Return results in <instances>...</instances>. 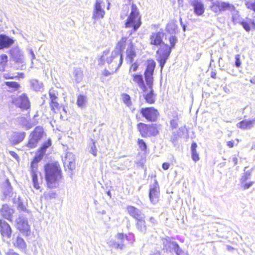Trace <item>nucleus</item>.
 Wrapping results in <instances>:
<instances>
[{"instance_id":"nucleus-42","label":"nucleus","mask_w":255,"mask_h":255,"mask_svg":"<svg viewBox=\"0 0 255 255\" xmlns=\"http://www.w3.org/2000/svg\"><path fill=\"white\" fill-rule=\"evenodd\" d=\"M25 77L23 73H18L17 76H11L9 74H5L3 75V78L5 79H17L19 80L20 78L23 79Z\"/></svg>"},{"instance_id":"nucleus-58","label":"nucleus","mask_w":255,"mask_h":255,"mask_svg":"<svg viewBox=\"0 0 255 255\" xmlns=\"http://www.w3.org/2000/svg\"><path fill=\"white\" fill-rule=\"evenodd\" d=\"M227 249L229 251H232L234 250V248L231 246H228Z\"/></svg>"},{"instance_id":"nucleus-7","label":"nucleus","mask_w":255,"mask_h":255,"mask_svg":"<svg viewBox=\"0 0 255 255\" xmlns=\"http://www.w3.org/2000/svg\"><path fill=\"white\" fill-rule=\"evenodd\" d=\"M127 41H128V40ZM127 46V48L126 50V59L128 62L130 63H132L129 67V72H134L137 71L139 67V64L137 62L132 63L134 58L136 56L134 44L132 41H130L128 43L127 42L126 47Z\"/></svg>"},{"instance_id":"nucleus-15","label":"nucleus","mask_w":255,"mask_h":255,"mask_svg":"<svg viewBox=\"0 0 255 255\" xmlns=\"http://www.w3.org/2000/svg\"><path fill=\"white\" fill-rule=\"evenodd\" d=\"M160 188L157 181H155L152 186H151L149 190V198L150 202L155 204L159 200Z\"/></svg>"},{"instance_id":"nucleus-48","label":"nucleus","mask_w":255,"mask_h":255,"mask_svg":"<svg viewBox=\"0 0 255 255\" xmlns=\"http://www.w3.org/2000/svg\"><path fill=\"white\" fill-rule=\"evenodd\" d=\"M97 150L95 142H93L91 146L90 152L94 156H96L97 154Z\"/></svg>"},{"instance_id":"nucleus-45","label":"nucleus","mask_w":255,"mask_h":255,"mask_svg":"<svg viewBox=\"0 0 255 255\" xmlns=\"http://www.w3.org/2000/svg\"><path fill=\"white\" fill-rule=\"evenodd\" d=\"M251 175V173L250 171H247L244 173L241 178V183H244L249 179Z\"/></svg>"},{"instance_id":"nucleus-57","label":"nucleus","mask_w":255,"mask_h":255,"mask_svg":"<svg viewBox=\"0 0 255 255\" xmlns=\"http://www.w3.org/2000/svg\"><path fill=\"white\" fill-rule=\"evenodd\" d=\"M135 119L138 121L140 120V116L139 115H138V114H136L135 115Z\"/></svg>"},{"instance_id":"nucleus-22","label":"nucleus","mask_w":255,"mask_h":255,"mask_svg":"<svg viewBox=\"0 0 255 255\" xmlns=\"http://www.w3.org/2000/svg\"><path fill=\"white\" fill-rule=\"evenodd\" d=\"M240 25L247 32L255 30V19L254 18L246 17L245 19L242 20Z\"/></svg>"},{"instance_id":"nucleus-54","label":"nucleus","mask_w":255,"mask_h":255,"mask_svg":"<svg viewBox=\"0 0 255 255\" xmlns=\"http://www.w3.org/2000/svg\"><path fill=\"white\" fill-rule=\"evenodd\" d=\"M227 145L228 147L230 148H232L234 146V140H231L227 142Z\"/></svg>"},{"instance_id":"nucleus-55","label":"nucleus","mask_w":255,"mask_h":255,"mask_svg":"<svg viewBox=\"0 0 255 255\" xmlns=\"http://www.w3.org/2000/svg\"><path fill=\"white\" fill-rule=\"evenodd\" d=\"M211 77L213 79H216V72L215 71H212L211 73Z\"/></svg>"},{"instance_id":"nucleus-43","label":"nucleus","mask_w":255,"mask_h":255,"mask_svg":"<svg viewBox=\"0 0 255 255\" xmlns=\"http://www.w3.org/2000/svg\"><path fill=\"white\" fill-rule=\"evenodd\" d=\"M245 4L248 9L255 12V0H245Z\"/></svg>"},{"instance_id":"nucleus-5","label":"nucleus","mask_w":255,"mask_h":255,"mask_svg":"<svg viewBox=\"0 0 255 255\" xmlns=\"http://www.w3.org/2000/svg\"><path fill=\"white\" fill-rule=\"evenodd\" d=\"M134 241V235L132 233H118L116 235V240L111 242L110 246L117 250H123L127 245H131Z\"/></svg>"},{"instance_id":"nucleus-33","label":"nucleus","mask_w":255,"mask_h":255,"mask_svg":"<svg viewBox=\"0 0 255 255\" xmlns=\"http://www.w3.org/2000/svg\"><path fill=\"white\" fill-rule=\"evenodd\" d=\"M8 56L6 54L2 53L0 54V71L3 72L5 71L8 65Z\"/></svg>"},{"instance_id":"nucleus-13","label":"nucleus","mask_w":255,"mask_h":255,"mask_svg":"<svg viewBox=\"0 0 255 255\" xmlns=\"http://www.w3.org/2000/svg\"><path fill=\"white\" fill-rule=\"evenodd\" d=\"M156 63L153 59H148L146 61L145 69L144 72L146 83H153V73Z\"/></svg>"},{"instance_id":"nucleus-2","label":"nucleus","mask_w":255,"mask_h":255,"mask_svg":"<svg viewBox=\"0 0 255 255\" xmlns=\"http://www.w3.org/2000/svg\"><path fill=\"white\" fill-rule=\"evenodd\" d=\"M44 174L46 186L53 189L58 187L62 179V171L57 162L48 163L44 165Z\"/></svg>"},{"instance_id":"nucleus-6","label":"nucleus","mask_w":255,"mask_h":255,"mask_svg":"<svg viewBox=\"0 0 255 255\" xmlns=\"http://www.w3.org/2000/svg\"><path fill=\"white\" fill-rule=\"evenodd\" d=\"M159 126L140 122L136 125V128L141 136L146 138L157 135L159 133Z\"/></svg>"},{"instance_id":"nucleus-17","label":"nucleus","mask_w":255,"mask_h":255,"mask_svg":"<svg viewBox=\"0 0 255 255\" xmlns=\"http://www.w3.org/2000/svg\"><path fill=\"white\" fill-rule=\"evenodd\" d=\"M13 102L17 107L23 110H26L30 107V103L26 94H23L14 99Z\"/></svg>"},{"instance_id":"nucleus-63","label":"nucleus","mask_w":255,"mask_h":255,"mask_svg":"<svg viewBox=\"0 0 255 255\" xmlns=\"http://www.w3.org/2000/svg\"><path fill=\"white\" fill-rule=\"evenodd\" d=\"M153 218L152 217L150 218V220L153 219Z\"/></svg>"},{"instance_id":"nucleus-20","label":"nucleus","mask_w":255,"mask_h":255,"mask_svg":"<svg viewBox=\"0 0 255 255\" xmlns=\"http://www.w3.org/2000/svg\"><path fill=\"white\" fill-rule=\"evenodd\" d=\"M102 2L100 0H96L95 5L93 14V18L99 19L103 18L105 15V10L102 8Z\"/></svg>"},{"instance_id":"nucleus-56","label":"nucleus","mask_w":255,"mask_h":255,"mask_svg":"<svg viewBox=\"0 0 255 255\" xmlns=\"http://www.w3.org/2000/svg\"><path fill=\"white\" fill-rule=\"evenodd\" d=\"M250 82L252 84H255V76L251 79Z\"/></svg>"},{"instance_id":"nucleus-31","label":"nucleus","mask_w":255,"mask_h":255,"mask_svg":"<svg viewBox=\"0 0 255 255\" xmlns=\"http://www.w3.org/2000/svg\"><path fill=\"white\" fill-rule=\"evenodd\" d=\"M197 144L195 142H192L191 145V154L192 159L196 162L198 161L200 158L199 152L197 150Z\"/></svg>"},{"instance_id":"nucleus-11","label":"nucleus","mask_w":255,"mask_h":255,"mask_svg":"<svg viewBox=\"0 0 255 255\" xmlns=\"http://www.w3.org/2000/svg\"><path fill=\"white\" fill-rule=\"evenodd\" d=\"M211 10L216 14H219L230 9H234V5L228 2L216 1L213 2L210 6Z\"/></svg>"},{"instance_id":"nucleus-38","label":"nucleus","mask_w":255,"mask_h":255,"mask_svg":"<svg viewBox=\"0 0 255 255\" xmlns=\"http://www.w3.org/2000/svg\"><path fill=\"white\" fill-rule=\"evenodd\" d=\"M122 99L124 103L128 107L132 106V103L131 99V97L129 95L126 93L122 94Z\"/></svg>"},{"instance_id":"nucleus-23","label":"nucleus","mask_w":255,"mask_h":255,"mask_svg":"<svg viewBox=\"0 0 255 255\" xmlns=\"http://www.w3.org/2000/svg\"><path fill=\"white\" fill-rule=\"evenodd\" d=\"M13 43V39L5 35L0 34V50L8 48Z\"/></svg>"},{"instance_id":"nucleus-12","label":"nucleus","mask_w":255,"mask_h":255,"mask_svg":"<svg viewBox=\"0 0 255 255\" xmlns=\"http://www.w3.org/2000/svg\"><path fill=\"white\" fill-rule=\"evenodd\" d=\"M15 227L23 236L28 237L31 234L30 225L27 220L24 217L19 216L16 221Z\"/></svg>"},{"instance_id":"nucleus-28","label":"nucleus","mask_w":255,"mask_h":255,"mask_svg":"<svg viewBox=\"0 0 255 255\" xmlns=\"http://www.w3.org/2000/svg\"><path fill=\"white\" fill-rule=\"evenodd\" d=\"M52 145V142L50 138H48L42 145L38 149L37 153L38 156L43 157L45 154L47 148H49Z\"/></svg>"},{"instance_id":"nucleus-44","label":"nucleus","mask_w":255,"mask_h":255,"mask_svg":"<svg viewBox=\"0 0 255 255\" xmlns=\"http://www.w3.org/2000/svg\"><path fill=\"white\" fill-rule=\"evenodd\" d=\"M17 209L19 212H25L28 213V211L26 209L25 206L23 204V203L21 201H18Z\"/></svg>"},{"instance_id":"nucleus-39","label":"nucleus","mask_w":255,"mask_h":255,"mask_svg":"<svg viewBox=\"0 0 255 255\" xmlns=\"http://www.w3.org/2000/svg\"><path fill=\"white\" fill-rule=\"evenodd\" d=\"M137 144L139 149L143 152L144 153H146L147 150V145L145 142V141L141 138H138L137 140Z\"/></svg>"},{"instance_id":"nucleus-51","label":"nucleus","mask_w":255,"mask_h":255,"mask_svg":"<svg viewBox=\"0 0 255 255\" xmlns=\"http://www.w3.org/2000/svg\"><path fill=\"white\" fill-rule=\"evenodd\" d=\"M9 153L16 160H19V157L15 152L13 151H9Z\"/></svg>"},{"instance_id":"nucleus-53","label":"nucleus","mask_w":255,"mask_h":255,"mask_svg":"<svg viewBox=\"0 0 255 255\" xmlns=\"http://www.w3.org/2000/svg\"><path fill=\"white\" fill-rule=\"evenodd\" d=\"M5 182H6V186H7V191L8 192H10L11 190V187L10 186V182H9L8 180V179H6V181H5Z\"/></svg>"},{"instance_id":"nucleus-29","label":"nucleus","mask_w":255,"mask_h":255,"mask_svg":"<svg viewBox=\"0 0 255 255\" xmlns=\"http://www.w3.org/2000/svg\"><path fill=\"white\" fill-rule=\"evenodd\" d=\"M126 209L128 214L134 219L141 216L140 211L133 206H128Z\"/></svg>"},{"instance_id":"nucleus-35","label":"nucleus","mask_w":255,"mask_h":255,"mask_svg":"<svg viewBox=\"0 0 255 255\" xmlns=\"http://www.w3.org/2000/svg\"><path fill=\"white\" fill-rule=\"evenodd\" d=\"M39 140L29 135L28 140L25 144V146L29 149L35 148Z\"/></svg>"},{"instance_id":"nucleus-60","label":"nucleus","mask_w":255,"mask_h":255,"mask_svg":"<svg viewBox=\"0 0 255 255\" xmlns=\"http://www.w3.org/2000/svg\"><path fill=\"white\" fill-rule=\"evenodd\" d=\"M172 26V25H167V27H169V26Z\"/></svg>"},{"instance_id":"nucleus-34","label":"nucleus","mask_w":255,"mask_h":255,"mask_svg":"<svg viewBox=\"0 0 255 255\" xmlns=\"http://www.w3.org/2000/svg\"><path fill=\"white\" fill-rule=\"evenodd\" d=\"M43 158L36 155L34 157L33 160L31 162L30 164V173L31 172H38V163Z\"/></svg>"},{"instance_id":"nucleus-46","label":"nucleus","mask_w":255,"mask_h":255,"mask_svg":"<svg viewBox=\"0 0 255 255\" xmlns=\"http://www.w3.org/2000/svg\"><path fill=\"white\" fill-rule=\"evenodd\" d=\"M241 56L240 55L237 54L235 56V66L237 68H239L241 67L242 64V61L241 59Z\"/></svg>"},{"instance_id":"nucleus-18","label":"nucleus","mask_w":255,"mask_h":255,"mask_svg":"<svg viewBox=\"0 0 255 255\" xmlns=\"http://www.w3.org/2000/svg\"><path fill=\"white\" fill-rule=\"evenodd\" d=\"M0 233L3 238L10 239L11 236V228L6 221L0 219Z\"/></svg>"},{"instance_id":"nucleus-10","label":"nucleus","mask_w":255,"mask_h":255,"mask_svg":"<svg viewBox=\"0 0 255 255\" xmlns=\"http://www.w3.org/2000/svg\"><path fill=\"white\" fill-rule=\"evenodd\" d=\"M11 59L16 63V70H22L25 69V64L23 61V56L20 50L18 49H12L9 51Z\"/></svg>"},{"instance_id":"nucleus-32","label":"nucleus","mask_w":255,"mask_h":255,"mask_svg":"<svg viewBox=\"0 0 255 255\" xmlns=\"http://www.w3.org/2000/svg\"><path fill=\"white\" fill-rule=\"evenodd\" d=\"M133 82L137 84V85L142 89L146 86L144 83L142 76L140 74H134L131 75Z\"/></svg>"},{"instance_id":"nucleus-14","label":"nucleus","mask_w":255,"mask_h":255,"mask_svg":"<svg viewBox=\"0 0 255 255\" xmlns=\"http://www.w3.org/2000/svg\"><path fill=\"white\" fill-rule=\"evenodd\" d=\"M146 86L143 88L142 93L145 102L148 104H153L155 101V95L153 93V83H146Z\"/></svg>"},{"instance_id":"nucleus-49","label":"nucleus","mask_w":255,"mask_h":255,"mask_svg":"<svg viewBox=\"0 0 255 255\" xmlns=\"http://www.w3.org/2000/svg\"><path fill=\"white\" fill-rule=\"evenodd\" d=\"M170 128L172 129L176 128L178 127V123L176 120H171L170 121Z\"/></svg>"},{"instance_id":"nucleus-21","label":"nucleus","mask_w":255,"mask_h":255,"mask_svg":"<svg viewBox=\"0 0 255 255\" xmlns=\"http://www.w3.org/2000/svg\"><path fill=\"white\" fill-rule=\"evenodd\" d=\"M191 5L193 8L194 13L198 16L202 15L205 12V6L204 3L200 0H194L191 2Z\"/></svg>"},{"instance_id":"nucleus-41","label":"nucleus","mask_w":255,"mask_h":255,"mask_svg":"<svg viewBox=\"0 0 255 255\" xmlns=\"http://www.w3.org/2000/svg\"><path fill=\"white\" fill-rule=\"evenodd\" d=\"M5 84L10 89L13 90H17L20 88V85L18 82L15 81H7L5 82Z\"/></svg>"},{"instance_id":"nucleus-3","label":"nucleus","mask_w":255,"mask_h":255,"mask_svg":"<svg viewBox=\"0 0 255 255\" xmlns=\"http://www.w3.org/2000/svg\"><path fill=\"white\" fill-rule=\"evenodd\" d=\"M128 9H123L121 13V18L125 20L124 26L125 28L131 29V33L134 32L140 27L142 24L141 18L139 10L135 4L131 5L130 11L128 14Z\"/></svg>"},{"instance_id":"nucleus-61","label":"nucleus","mask_w":255,"mask_h":255,"mask_svg":"<svg viewBox=\"0 0 255 255\" xmlns=\"http://www.w3.org/2000/svg\"><path fill=\"white\" fill-rule=\"evenodd\" d=\"M175 246H176V247H178V245L177 244H175Z\"/></svg>"},{"instance_id":"nucleus-4","label":"nucleus","mask_w":255,"mask_h":255,"mask_svg":"<svg viewBox=\"0 0 255 255\" xmlns=\"http://www.w3.org/2000/svg\"><path fill=\"white\" fill-rule=\"evenodd\" d=\"M127 41L128 37L126 36H123L117 42L116 48L118 50V52L120 53L118 62L117 63H115V64H112V68L111 71H109L107 69H105L103 71V72L102 73V75L104 77L108 76L114 73L119 69V68L122 65L123 62V52L126 49Z\"/></svg>"},{"instance_id":"nucleus-8","label":"nucleus","mask_w":255,"mask_h":255,"mask_svg":"<svg viewBox=\"0 0 255 255\" xmlns=\"http://www.w3.org/2000/svg\"><path fill=\"white\" fill-rule=\"evenodd\" d=\"M48 95L50 99L49 104L51 111L55 114L59 113L62 105L58 101V91L52 88L49 90Z\"/></svg>"},{"instance_id":"nucleus-47","label":"nucleus","mask_w":255,"mask_h":255,"mask_svg":"<svg viewBox=\"0 0 255 255\" xmlns=\"http://www.w3.org/2000/svg\"><path fill=\"white\" fill-rule=\"evenodd\" d=\"M242 183V187L243 189L246 190L249 188L254 183V181H250L248 183L246 182Z\"/></svg>"},{"instance_id":"nucleus-30","label":"nucleus","mask_w":255,"mask_h":255,"mask_svg":"<svg viewBox=\"0 0 255 255\" xmlns=\"http://www.w3.org/2000/svg\"><path fill=\"white\" fill-rule=\"evenodd\" d=\"M44 133V131L43 128L41 126H37L30 133V135L38 140H40L43 137Z\"/></svg>"},{"instance_id":"nucleus-25","label":"nucleus","mask_w":255,"mask_h":255,"mask_svg":"<svg viewBox=\"0 0 255 255\" xmlns=\"http://www.w3.org/2000/svg\"><path fill=\"white\" fill-rule=\"evenodd\" d=\"M25 136L24 132H14L11 135L10 142L12 145L17 144L21 142Z\"/></svg>"},{"instance_id":"nucleus-64","label":"nucleus","mask_w":255,"mask_h":255,"mask_svg":"<svg viewBox=\"0 0 255 255\" xmlns=\"http://www.w3.org/2000/svg\"><path fill=\"white\" fill-rule=\"evenodd\" d=\"M171 141H172V142H174V140H173H173H171Z\"/></svg>"},{"instance_id":"nucleus-27","label":"nucleus","mask_w":255,"mask_h":255,"mask_svg":"<svg viewBox=\"0 0 255 255\" xmlns=\"http://www.w3.org/2000/svg\"><path fill=\"white\" fill-rule=\"evenodd\" d=\"M13 246L20 250H23L24 253H26L27 245L24 240L20 237H17L16 240L13 243Z\"/></svg>"},{"instance_id":"nucleus-16","label":"nucleus","mask_w":255,"mask_h":255,"mask_svg":"<svg viewBox=\"0 0 255 255\" xmlns=\"http://www.w3.org/2000/svg\"><path fill=\"white\" fill-rule=\"evenodd\" d=\"M119 56L117 53H110V49H107L103 51L101 56L100 59L102 62H107L109 64H115L118 62Z\"/></svg>"},{"instance_id":"nucleus-24","label":"nucleus","mask_w":255,"mask_h":255,"mask_svg":"<svg viewBox=\"0 0 255 255\" xmlns=\"http://www.w3.org/2000/svg\"><path fill=\"white\" fill-rule=\"evenodd\" d=\"M255 125V118L252 120H244L238 123L237 127L242 129H248L252 128Z\"/></svg>"},{"instance_id":"nucleus-1","label":"nucleus","mask_w":255,"mask_h":255,"mask_svg":"<svg viewBox=\"0 0 255 255\" xmlns=\"http://www.w3.org/2000/svg\"><path fill=\"white\" fill-rule=\"evenodd\" d=\"M165 36V33L161 30L152 32L149 37L150 45L158 47L156 52V58L161 69L164 67L169 58L172 49L174 48L177 42V37L172 35L168 38L169 44H166L163 39Z\"/></svg>"},{"instance_id":"nucleus-36","label":"nucleus","mask_w":255,"mask_h":255,"mask_svg":"<svg viewBox=\"0 0 255 255\" xmlns=\"http://www.w3.org/2000/svg\"><path fill=\"white\" fill-rule=\"evenodd\" d=\"M135 220L136 221V226L138 230L140 231L146 230V226L145 225V221L141 216Z\"/></svg>"},{"instance_id":"nucleus-52","label":"nucleus","mask_w":255,"mask_h":255,"mask_svg":"<svg viewBox=\"0 0 255 255\" xmlns=\"http://www.w3.org/2000/svg\"><path fill=\"white\" fill-rule=\"evenodd\" d=\"M162 167L164 170H166L169 168V164L167 162H163L162 164Z\"/></svg>"},{"instance_id":"nucleus-59","label":"nucleus","mask_w":255,"mask_h":255,"mask_svg":"<svg viewBox=\"0 0 255 255\" xmlns=\"http://www.w3.org/2000/svg\"><path fill=\"white\" fill-rule=\"evenodd\" d=\"M110 2H108V6H107V9H110Z\"/></svg>"},{"instance_id":"nucleus-37","label":"nucleus","mask_w":255,"mask_h":255,"mask_svg":"<svg viewBox=\"0 0 255 255\" xmlns=\"http://www.w3.org/2000/svg\"><path fill=\"white\" fill-rule=\"evenodd\" d=\"M87 102V98L83 95H79L77 97L76 104L79 107H84Z\"/></svg>"},{"instance_id":"nucleus-9","label":"nucleus","mask_w":255,"mask_h":255,"mask_svg":"<svg viewBox=\"0 0 255 255\" xmlns=\"http://www.w3.org/2000/svg\"><path fill=\"white\" fill-rule=\"evenodd\" d=\"M142 117L149 122H155L159 116L158 111L153 107L142 108L139 110Z\"/></svg>"},{"instance_id":"nucleus-50","label":"nucleus","mask_w":255,"mask_h":255,"mask_svg":"<svg viewBox=\"0 0 255 255\" xmlns=\"http://www.w3.org/2000/svg\"><path fill=\"white\" fill-rule=\"evenodd\" d=\"M5 255H19L18 253H16L12 249H9L8 251L5 253Z\"/></svg>"},{"instance_id":"nucleus-19","label":"nucleus","mask_w":255,"mask_h":255,"mask_svg":"<svg viewBox=\"0 0 255 255\" xmlns=\"http://www.w3.org/2000/svg\"><path fill=\"white\" fill-rule=\"evenodd\" d=\"M14 212V210L6 204L2 205L0 209V213L1 216L9 221H12Z\"/></svg>"},{"instance_id":"nucleus-62","label":"nucleus","mask_w":255,"mask_h":255,"mask_svg":"<svg viewBox=\"0 0 255 255\" xmlns=\"http://www.w3.org/2000/svg\"><path fill=\"white\" fill-rule=\"evenodd\" d=\"M235 159H236V163H237V159L236 158Z\"/></svg>"},{"instance_id":"nucleus-40","label":"nucleus","mask_w":255,"mask_h":255,"mask_svg":"<svg viewBox=\"0 0 255 255\" xmlns=\"http://www.w3.org/2000/svg\"><path fill=\"white\" fill-rule=\"evenodd\" d=\"M31 175L33 184V186L36 189H39L40 187V183L38 180V172H31Z\"/></svg>"},{"instance_id":"nucleus-26","label":"nucleus","mask_w":255,"mask_h":255,"mask_svg":"<svg viewBox=\"0 0 255 255\" xmlns=\"http://www.w3.org/2000/svg\"><path fill=\"white\" fill-rule=\"evenodd\" d=\"M229 10L231 11L232 14V21L234 24H241L242 21V17L240 11L236 8L234 6V9H230Z\"/></svg>"}]
</instances>
